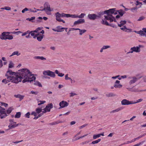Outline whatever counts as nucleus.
Wrapping results in <instances>:
<instances>
[{
    "instance_id": "f257e3e1",
    "label": "nucleus",
    "mask_w": 146,
    "mask_h": 146,
    "mask_svg": "<svg viewBox=\"0 0 146 146\" xmlns=\"http://www.w3.org/2000/svg\"><path fill=\"white\" fill-rule=\"evenodd\" d=\"M21 70V72L19 74L16 73L15 75L10 77L11 82L17 84L23 79H24L22 81L23 83L26 82L31 83L35 80V77L33 75L29 70L23 69Z\"/></svg>"
},
{
    "instance_id": "f03ea898",
    "label": "nucleus",
    "mask_w": 146,
    "mask_h": 146,
    "mask_svg": "<svg viewBox=\"0 0 146 146\" xmlns=\"http://www.w3.org/2000/svg\"><path fill=\"white\" fill-rule=\"evenodd\" d=\"M106 12H107V16L104 15V19H102L101 22V23L107 26H112L111 24H109L107 21V20L109 21L110 22L114 21L116 22L115 18L113 17L111 14H116L117 13L116 12L115 9L114 8L111 9L109 10L105 11Z\"/></svg>"
},
{
    "instance_id": "7ed1b4c3",
    "label": "nucleus",
    "mask_w": 146,
    "mask_h": 146,
    "mask_svg": "<svg viewBox=\"0 0 146 146\" xmlns=\"http://www.w3.org/2000/svg\"><path fill=\"white\" fill-rule=\"evenodd\" d=\"M42 110L41 108H37L36 109L35 111H33L31 113V115L35 117L33 119H37L43 115L44 113L42 112Z\"/></svg>"
},
{
    "instance_id": "20e7f679",
    "label": "nucleus",
    "mask_w": 146,
    "mask_h": 146,
    "mask_svg": "<svg viewBox=\"0 0 146 146\" xmlns=\"http://www.w3.org/2000/svg\"><path fill=\"white\" fill-rule=\"evenodd\" d=\"M0 38L2 40H12L13 38V37L12 35H7L5 34V33L3 32L2 33V35L0 36Z\"/></svg>"
},
{
    "instance_id": "39448f33",
    "label": "nucleus",
    "mask_w": 146,
    "mask_h": 146,
    "mask_svg": "<svg viewBox=\"0 0 146 146\" xmlns=\"http://www.w3.org/2000/svg\"><path fill=\"white\" fill-rule=\"evenodd\" d=\"M128 79L129 81L128 84L129 85L135 83L139 79V78L135 76H129L128 77Z\"/></svg>"
},
{
    "instance_id": "423d86ee",
    "label": "nucleus",
    "mask_w": 146,
    "mask_h": 146,
    "mask_svg": "<svg viewBox=\"0 0 146 146\" xmlns=\"http://www.w3.org/2000/svg\"><path fill=\"white\" fill-rule=\"evenodd\" d=\"M126 88L128 91L132 92H139L145 91L144 90H139L135 86L132 87H129L128 85H126Z\"/></svg>"
},
{
    "instance_id": "0eeeda50",
    "label": "nucleus",
    "mask_w": 146,
    "mask_h": 146,
    "mask_svg": "<svg viewBox=\"0 0 146 146\" xmlns=\"http://www.w3.org/2000/svg\"><path fill=\"white\" fill-rule=\"evenodd\" d=\"M43 74L44 75H48L52 78H54L55 76L54 73L49 70L44 71Z\"/></svg>"
},
{
    "instance_id": "6e6552de",
    "label": "nucleus",
    "mask_w": 146,
    "mask_h": 146,
    "mask_svg": "<svg viewBox=\"0 0 146 146\" xmlns=\"http://www.w3.org/2000/svg\"><path fill=\"white\" fill-rule=\"evenodd\" d=\"M7 115L5 112V110L0 106V118L1 119L5 118Z\"/></svg>"
},
{
    "instance_id": "1a4fd4ad",
    "label": "nucleus",
    "mask_w": 146,
    "mask_h": 146,
    "mask_svg": "<svg viewBox=\"0 0 146 146\" xmlns=\"http://www.w3.org/2000/svg\"><path fill=\"white\" fill-rule=\"evenodd\" d=\"M53 108V105L52 103L48 104L46 106V107L43 110L42 112L45 113L47 112H49L50 109Z\"/></svg>"
},
{
    "instance_id": "9d476101",
    "label": "nucleus",
    "mask_w": 146,
    "mask_h": 146,
    "mask_svg": "<svg viewBox=\"0 0 146 146\" xmlns=\"http://www.w3.org/2000/svg\"><path fill=\"white\" fill-rule=\"evenodd\" d=\"M39 30H40V28H38L36 29L34 31H31L29 32V34H31V35L33 36L34 38H36L37 35H38V34H35V33H37L38 31Z\"/></svg>"
},
{
    "instance_id": "9b49d317",
    "label": "nucleus",
    "mask_w": 146,
    "mask_h": 146,
    "mask_svg": "<svg viewBox=\"0 0 146 146\" xmlns=\"http://www.w3.org/2000/svg\"><path fill=\"white\" fill-rule=\"evenodd\" d=\"M133 101H129L126 99H123L121 101V104L122 105H126L134 104Z\"/></svg>"
},
{
    "instance_id": "f8f14e48",
    "label": "nucleus",
    "mask_w": 146,
    "mask_h": 146,
    "mask_svg": "<svg viewBox=\"0 0 146 146\" xmlns=\"http://www.w3.org/2000/svg\"><path fill=\"white\" fill-rule=\"evenodd\" d=\"M56 16V20L58 22H62L63 23H65V21L60 18L61 17V14L58 12H57L55 14Z\"/></svg>"
},
{
    "instance_id": "ddd939ff",
    "label": "nucleus",
    "mask_w": 146,
    "mask_h": 146,
    "mask_svg": "<svg viewBox=\"0 0 146 146\" xmlns=\"http://www.w3.org/2000/svg\"><path fill=\"white\" fill-rule=\"evenodd\" d=\"M130 51L129 52H127V53H133L134 52H139L140 51V49H139V48L137 46H135L133 47H131L130 48Z\"/></svg>"
},
{
    "instance_id": "4468645a",
    "label": "nucleus",
    "mask_w": 146,
    "mask_h": 146,
    "mask_svg": "<svg viewBox=\"0 0 146 146\" xmlns=\"http://www.w3.org/2000/svg\"><path fill=\"white\" fill-rule=\"evenodd\" d=\"M69 105V103L63 100L59 103V108H61L67 107Z\"/></svg>"
},
{
    "instance_id": "2eb2a0df",
    "label": "nucleus",
    "mask_w": 146,
    "mask_h": 146,
    "mask_svg": "<svg viewBox=\"0 0 146 146\" xmlns=\"http://www.w3.org/2000/svg\"><path fill=\"white\" fill-rule=\"evenodd\" d=\"M9 122L11 123L9 125L8 127L10 128H13L16 127L17 126L19 125H20L21 124H15L16 122H13V121L12 119H10L9 120Z\"/></svg>"
},
{
    "instance_id": "dca6fc26",
    "label": "nucleus",
    "mask_w": 146,
    "mask_h": 146,
    "mask_svg": "<svg viewBox=\"0 0 146 146\" xmlns=\"http://www.w3.org/2000/svg\"><path fill=\"white\" fill-rule=\"evenodd\" d=\"M135 32L138 34L140 35L141 36L146 37V28H143L142 31H135Z\"/></svg>"
},
{
    "instance_id": "f3484780",
    "label": "nucleus",
    "mask_w": 146,
    "mask_h": 146,
    "mask_svg": "<svg viewBox=\"0 0 146 146\" xmlns=\"http://www.w3.org/2000/svg\"><path fill=\"white\" fill-rule=\"evenodd\" d=\"M41 11H45L46 13L48 15H51V11H53V9H50V8H44L42 9H41Z\"/></svg>"
},
{
    "instance_id": "a211bd4d",
    "label": "nucleus",
    "mask_w": 146,
    "mask_h": 146,
    "mask_svg": "<svg viewBox=\"0 0 146 146\" xmlns=\"http://www.w3.org/2000/svg\"><path fill=\"white\" fill-rule=\"evenodd\" d=\"M88 18L91 20H95L98 16L94 14H89L88 16Z\"/></svg>"
},
{
    "instance_id": "6ab92c4d",
    "label": "nucleus",
    "mask_w": 146,
    "mask_h": 146,
    "mask_svg": "<svg viewBox=\"0 0 146 146\" xmlns=\"http://www.w3.org/2000/svg\"><path fill=\"white\" fill-rule=\"evenodd\" d=\"M85 22V20L84 19H80L77 21H75L73 24L74 26H75L78 25L80 24L84 23Z\"/></svg>"
},
{
    "instance_id": "aec40b11",
    "label": "nucleus",
    "mask_w": 146,
    "mask_h": 146,
    "mask_svg": "<svg viewBox=\"0 0 146 146\" xmlns=\"http://www.w3.org/2000/svg\"><path fill=\"white\" fill-rule=\"evenodd\" d=\"M16 73L14 72H12L11 70H8L5 74V76L7 77H11L15 75Z\"/></svg>"
},
{
    "instance_id": "412c9836",
    "label": "nucleus",
    "mask_w": 146,
    "mask_h": 146,
    "mask_svg": "<svg viewBox=\"0 0 146 146\" xmlns=\"http://www.w3.org/2000/svg\"><path fill=\"white\" fill-rule=\"evenodd\" d=\"M120 81L119 80H117L114 85V87L115 88H121L122 87V85L119 84Z\"/></svg>"
},
{
    "instance_id": "4be33fe9",
    "label": "nucleus",
    "mask_w": 146,
    "mask_h": 146,
    "mask_svg": "<svg viewBox=\"0 0 146 146\" xmlns=\"http://www.w3.org/2000/svg\"><path fill=\"white\" fill-rule=\"evenodd\" d=\"M10 77H7V79H4L2 80V82L3 83H4L5 84H6L7 83H8V82L11 81V79L10 78Z\"/></svg>"
},
{
    "instance_id": "5701e85b",
    "label": "nucleus",
    "mask_w": 146,
    "mask_h": 146,
    "mask_svg": "<svg viewBox=\"0 0 146 146\" xmlns=\"http://www.w3.org/2000/svg\"><path fill=\"white\" fill-rule=\"evenodd\" d=\"M34 58L35 59L40 60H45L46 59V58L44 57L40 56H35L34 57Z\"/></svg>"
},
{
    "instance_id": "b1692460",
    "label": "nucleus",
    "mask_w": 146,
    "mask_h": 146,
    "mask_svg": "<svg viewBox=\"0 0 146 146\" xmlns=\"http://www.w3.org/2000/svg\"><path fill=\"white\" fill-rule=\"evenodd\" d=\"M126 23L125 21H121L120 22V24L118 23V26L120 27H121L123 26Z\"/></svg>"
},
{
    "instance_id": "393cba45",
    "label": "nucleus",
    "mask_w": 146,
    "mask_h": 146,
    "mask_svg": "<svg viewBox=\"0 0 146 146\" xmlns=\"http://www.w3.org/2000/svg\"><path fill=\"white\" fill-rule=\"evenodd\" d=\"M43 35H39L38 34V35H37L36 36L37 40L39 41H41L42 39L43 38Z\"/></svg>"
},
{
    "instance_id": "a878e982",
    "label": "nucleus",
    "mask_w": 146,
    "mask_h": 146,
    "mask_svg": "<svg viewBox=\"0 0 146 146\" xmlns=\"http://www.w3.org/2000/svg\"><path fill=\"white\" fill-rule=\"evenodd\" d=\"M14 96L17 98H19L20 99V101H21V100H22L24 97V96L23 95H21L20 94H18V95H14Z\"/></svg>"
},
{
    "instance_id": "bb28decb",
    "label": "nucleus",
    "mask_w": 146,
    "mask_h": 146,
    "mask_svg": "<svg viewBox=\"0 0 146 146\" xmlns=\"http://www.w3.org/2000/svg\"><path fill=\"white\" fill-rule=\"evenodd\" d=\"M110 46H103L101 48L100 50V52H103V50H104L106 49L107 48H110Z\"/></svg>"
},
{
    "instance_id": "cd10ccee",
    "label": "nucleus",
    "mask_w": 146,
    "mask_h": 146,
    "mask_svg": "<svg viewBox=\"0 0 146 146\" xmlns=\"http://www.w3.org/2000/svg\"><path fill=\"white\" fill-rule=\"evenodd\" d=\"M79 32V35H82L86 31V30L85 29H81L79 28L78 30Z\"/></svg>"
},
{
    "instance_id": "c85d7f7f",
    "label": "nucleus",
    "mask_w": 146,
    "mask_h": 146,
    "mask_svg": "<svg viewBox=\"0 0 146 146\" xmlns=\"http://www.w3.org/2000/svg\"><path fill=\"white\" fill-rule=\"evenodd\" d=\"M41 10L40 9H36L35 8H34L33 9H29V11L31 12L35 13L37 12L38 11H40Z\"/></svg>"
},
{
    "instance_id": "c756f323",
    "label": "nucleus",
    "mask_w": 146,
    "mask_h": 146,
    "mask_svg": "<svg viewBox=\"0 0 146 146\" xmlns=\"http://www.w3.org/2000/svg\"><path fill=\"white\" fill-rule=\"evenodd\" d=\"M55 72L56 74H57L58 76L60 77H62L64 75V74L59 72L57 70H55Z\"/></svg>"
},
{
    "instance_id": "7c9ffc66",
    "label": "nucleus",
    "mask_w": 146,
    "mask_h": 146,
    "mask_svg": "<svg viewBox=\"0 0 146 146\" xmlns=\"http://www.w3.org/2000/svg\"><path fill=\"white\" fill-rule=\"evenodd\" d=\"M68 74H66V75L65 76V79L66 80H70L71 81V83H73V80L70 78L68 77Z\"/></svg>"
},
{
    "instance_id": "2f4dec72",
    "label": "nucleus",
    "mask_w": 146,
    "mask_h": 146,
    "mask_svg": "<svg viewBox=\"0 0 146 146\" xmlns=\"http://www.w3.org/2000/svg\"><path fill=\"white\" fill-rule=\"evenodd\" d=\"M34 84L35 85L38 86L40 87H42L41 83L38 81H35Z\"/></svg>"
},
{
    "instance_id": "473e14b6",
    "label": "nucleus",
    "mask_w": 146,
    "mask_h": 146,
    "mask_svg": "<svg viewBox=\"0 0 146 146\" xmlns=\"http://www.w3.org/2000/svg\"><path fill=\"white\" fill-rule=\"evenodd\" d=\"M13 110L12 107H9L7 110V114H9Z\"/></svg>"
},
{
    "instance_id": "72a5a7b5",
    "label": "nucleus",
    "mask_w": 146,
    "mask_h": 146,
    "mask_svg": "<svg viewBox=\"0 0 146 146\" xmlns=\"http://www.w3.org/2000/svg\"><path fill=\"white\" fill-rule=\"evenodd\" d=\"M122 109H123V108L122 107H120V108H117V109H116V110H114L112 111L111 112V113H114V112H117L121 110H122Z\"/></svg>"
},
{
    "instance_id": "f704fd0d",
    "label": "nucleus",
    "mask_w": 146,
    "mask_h": 146,
    "mask_svg": "<svg viewBox=\"0 0 146 146\" xmlns=\"http://www.w3.org/2000/svg\"><path fill=\"white\" fill-rule=\"evenodd\" d=\"M120 29L121 30L125 32L127 31H130L131 30L130 29L127 28L125 26H124L123 27L121 28Z\"/></svg>"
},
{
    "instance_id": "c9c22d12",
    "label": "nucleus",
    "mask_w": 146,
    "mask_h": 146,
    "mask_svg": "<svg viewBox=\"0 0 146 146\" xmlns=\"http://www.w3.org/2000/svg\"><path fill=\"white\" fill-rule=\"evenodd\" d=\"M62 122L60 121L59 120H58L57 121H55L49 124L51 125H54L57 124H58L59 123H61Z\"/></svg>"
},
{
    "instance_id": "e433bc0d",
    "label": "nucleus",
    "mask_w": 146,
    "mask_h": 146,
    "mask_svg": "<svg viewBox=\"0 0 146 146\" xmlns=\"http://www.w3.org/2000/svg\"><path fill=\"white\" fill-rule=\"evenodd\" d=\"M69 17L72 18H78V15L76 14L70 15L68 14V17Z\"/></svg>"
},
{
    "instance_id": "4c0bfd02",
    "label": "nucleus",
    "mask_w": 146,
    "mask_h": 146,
    "mask_svg": "<svg viewBox=\"0 0 146 146\" xmlns=\"http://www.w3.org/2000/svg\"><path fill=\"white\" fill-rule=\"evenodd\" d=\"M57 30L60 31V32H62L63 31L62 30L64 29H67V28H65L64 27H61L60 26H58L57 27Z\"/></svg>"
},
{
    "instance_id": "58836bf2",
    "label": "nucleus",
    "mask_w": 146,
    "mask_h": 146,
    "mask_svg": "<svg viewBox=\"0 0 146 146\" xmlns=\"http://www.w3.org/2000/svg\"><path fill=\"white\" fill-rule=\"evenodd\" d=\"M21 113L20 112H17L15 115V118H19L21 116Z\"/></svg>"
},
{
    "instance_id": "ea45409f",
    "label": "nucleus",
    "mask_w": 146,
    "mask_h": 146,
    "mask_svg": "<svg viewBox=\"0 0 146 146\" xmlns=\"http://www.w3.org/2000/svg\"><path fill=\"white\" fill-rule=\"evenodd\" d=\"M20 54H21L20 53H19V52L18 51H16L13 52L10 56H12L15 55H17V56H19Z\"/></svg>"
},
{
    "instance_id": "a19ab883",
    "label": "nucleus",
    "mask_w": 146,
    "mask_h": 146,
    "mask_svg": "<svg viewBox=\"0 0 146 146\" xmlns=\"http://www.w3.org/2000/svg\"><path fill=\"white\" fill-rule=\"evenodd\" d=\"M50 8V5L48 2H46L44 4V8Z\"/></svg>"
},
{
    "instance_id": "79ce46f5",
    "label": "nucleus",
    "mask_w": 146,
    "mask_h": 146,
    "mask_svg": "<svg viewBox=\"0 0 146 146\" xmlns=\"http://www.w3.org/2000/svg\"><path fill=\"white\" fill-rule=\"evenodd\" d=\"M61 17H66L67 18H68V14H65L64 13H62L61 14Z\"/></svg>"
},
{
    "instance_id": "37998d69",
    "label": "nucleus",
    "mask_w": 146,
    "mask_h": 146,
    "mask_svg": "<svg viewBox=\"0 0 146 146\" xmlns=\"http://www.w3.org/2000/svg\"><path fill=\"white\" fill-rule=\"evenodd\" d=\"M35 17H31V18H27L26 19V20H29L30 21H31L32 22H33V20L35 19Z\"/></svg>"
},
{
    "instance_id": "c03bdc74",
    "label": "nucleus",
    "mask_w": 146,
    "mask_h": 146,
    "mask_svg": "<svg viewBox=\"0 0 146 146\" xmlns=\"http://www.w3.org/2000/svg\"><path fill=\"white\" fill-rule=\"evenodd\" d=\"M14 67V64L11 61L9 62V68H11Z\"/></svg>"
},
{
    "instance_id": "a18cd8bd",
    "label": "nucleus",
    "mask_w": 146,
    "mask_h": 146,
    "mask_svg": "<svg viewBox=\"0 0 146 146\" xmlns=\"http://www.w3.org/2000/svg\"><path fill=\"white\" fill-rule=\"evenodd\" d=\"M101 141L100 139H99L97 140L93 141L91 143L92 144H95L98 143L99 142Z\"/></svg>"
},
{
    "instance_id": "49530a36",
    "label": "nucleus",
    "mask_w": 146,
    "mask_h": 146,
    "mask_svg": "<svg viewBox=\"0 0 146 146\" xmlns=\"http://www.w3.org/2000/svg\"><path fill=\"white\" fill-rule=\"evenodd\" d=\"M86 15V14L84 13H81L80 15L78 16V18H83Z\"/></svg>"
},
{
    "instance_id": "de8ad7c7",
    "label": "nucleus",
    "mask_w": 146,
    "mask_h": 146,
    "mask_svg": "<svg viewBox=\"0 0 146 146\" xmlns=\"http://www.w3.org/2000/svg\"><path fill=\"white\" fill-rule=\"evenodd\" d=\"M100 137V135L99 134H98L96 135H94L93 136V139H96L97 138L99 137Z\"/></svg>"
},
{
    "instance_id": "09e8293b",
    "label": "nucleus",
    "mask_w": 146,
    "mask_h": 146,
    "mask_svg": "<svg viewBox=\"0 0 146 146\" xmlns=\"http://www.w3.org/2000/svg\"><path fill=\"white\" fill-rule=\"evenodd\" d=\"M31 114L30 112H28L25 115V116L26 118H29L30 117V115Z\"/></svg>"
},
{
    "instance_id": "8fccbe9b",
    "label": "nucleus",
    "mask_w": 146,
    "mask_h": 146,
    "mask_svg": "<svg viewBox=\"0 0 146 146\" xmlns=\"http://www.w3.org/2000/svg\"><path fill=\"white\" fill-rule=\"evenodd\" d=\"M106 96L107 97H112L113 96H114V94L113 93H109L108 94H106Z\"/></svg>"
},
{
    "instance_id": "3c124183",
    "label": "nucleus",
    "mask_w": 146,
    "mask_h": 146,
    "mask_svg": "<svg viewBox=\"0 0 146 146\" xmlns=\"http://www.w3.org/2000/svg\"><path fill=\"white\" fill-rule=\"evenodd\" d=\"M107 14V12H105V11H101L99 13V15H103L104 14Z\"/></svg>"
},
{
    "instance_id": "603ef678",
    "label": "nucleus",
    "mask_w": 146,
    "mask_h": 146,
    "mask_svg": "<svg viewBox=\"0 0 146 146\" xmlns=\"http://www.w3.org/2000/svg\"><path fill=\"white\" fill-rule=\"evenodd\" d=\"M135 142L134 141V139H133L132 140H131V141H127V142L126 143H123V144H128L129 143H131L132 142Z\"/></svg>"
},
{
    "instance_id": "864d4df0",
    "label": "nucleus",
    "mask_w": 146,
    "mask_h": 146,
    "mask_svg": "<svg viewBox=\"0 0 146 146\" xmlns=\"http://www.w3.org/2000/svg\"><path fill=\"white\" fill-rule=\"evenodd\" d=\"M30 32V31L29 30H28L27 31L23 33V34L22 35V36H25L27 35L28 34H29Z\"/></svg>"
},
{
    "instance_id": "5fc2aeb1",
    "label": "nucleus",
    "mask_w": 146,
    "mask_h": 146,
    "mask_svg": "<svg viewBox=\"0 0 146 146\" xmlns=\"http://www.w3.org/2000/svg\"><path fill=\"white\" fill-rule=\"evenodd\" d=\"M45 102H46L44 101H40L38 102L39 103H38V105H40L42 104H44Z\"/></svg>"
},
{
    "instance_id": "6e6d98bb",
    "label": "nucleus",
    "mask_w": 146,
    "mask_h": 146,
    "mask_svg": "<svg viewBox=\"0 0 146 146\" xmlns=\"http://www.w3.org/2000/svg\"><path fill=\"white\" fill-rule=\"evenodd\" d=\"M118 13H119V15L121 16H123V15L124 14L123 11L122 10H120V11H119Z\"/></svg>"
},
{
    "instance_id": "4d7b16f0",
    "label": "nucleus",
    "mask_w": 146,
    "mask_h": 146,
    "mask_svg": "<svg viewBox=\"0 0 146 146\" xmlns=\"http://www.w3.org/2000/svg\"><path fill=\"white\" fill-rule=\"evenodd\" d=\"M136 77L139 78V79L142 77V76L140 74H137Z\"/></svg>"
},
{
    "instance_id": "13d9d810",
    "label": "nucleus",
    "mask_w": 146,
    "mask_h": 146,
    "mask_svg": "<svg viewBox=\"0 0 146 146\" xmlns=\"http://www.w3.org/2000/svg\"><path fill=\"white\" fill-rule=\"evenodd\" d=\"M30 94H34L35 95H37L38 94V92H34V91H31Z\"/></svg>"
},
{
    "instance_id": "bf43d9fd",
    "label": "nucleus",
    "mask_w": 146,
    "mask_h": 146,
    "mask_svg": "<svg viewBox=\"0 0 146 146\" xmlns=\"http://www.w3.org/2000/svg\"><path fill=\"white\" fill-rule=\"evenodd\" d=\"M1 105L4 106L5 107H7L8 106L7 104L4 102H1Z\"/></svg>"
},
{
    "instance_id": "052dcab7",
    "label": "nucleus",
    "mask_w": 146,
    "mask_h": 146,
    "mask_svg": "<svg viewBox=\"0 0 146 146\" xmlns=\"http://www.w3.org/2000/svg\"><path fill=\"white\" fill-rule=\"evenodd\" d=\"M137 10V8L136 7L132 8L130 10L131 11L133 12L134 11Z\"/></svg>"
},
{
    "instance_id": "680f3d73",
    "label": "nucleus",
    "mask_w": 146,
    "mask_h": 146,
    "mask_svg": "<svg viewBox=\"0 0 146 146\" xmlns=\"http://www.w3.org/2000/svg\"><path fill=\"white\" fill-rule=\"evenodd\" d=\"M145 17H141L139 18L138 19V21H142L144 19Z\"/></svg>"
},
{
    "instance_id": "e2e57ef3",
    "label": "nucleus",
    "mask_w": 146,
    "mask_h": 146,
    "mask_svg": "<svg viewBox=\"0 0 146 146\" xmlns=\"http://www.w3.org/2000/svg\"><path fill=\"white\" fill-rule=\"evenodd\" d=\"M143 100L141 99H139L138 100H137L136 102H133V103H135V104L136 103H139V102H141Z\"/></svg>"
},
{
    "instance_id": "0e129e2a",
    "label": "nucleus",
    "mask_w": 146,
    "mask_h": 146,
    "mask_svg": "<svg viewBox=\"0 0 146 146\" xmlns=\"http://www.w3.org/2000/svg\"><path fill=\"white\" fill-rule=\"evenodd\" d=\"M144 142V141L142 142H139L138 143H137L136 144H135L133 145V146H139L142 143H143Z\"/></svg>"
},
{
    "instance_id": "69168bd1",
    "label": "nucleus",
    "mask_w": 146,
    "mask_h": 146,
    "mask_svg": "<svg viewBox=\"0 0 146 146\" xmlns=\"http://www.w3.org/2000/svg\"><path fill=\"white\" fill-rule=\"evenodd\" d=\"M5 9L7 10H11V8L9 7H5Z\"/></svg>"
},
{
    "instance_id": "338daca9",
    "label": "nucleus",
    "mask_w": 146,
    "mask_h": 146,
    "mask_svg": "<svg viewBox=\"0 0 146 146\" xmlns=\"http://www.w3.org/2000/svg\"><path fill=\"white\" fill-rule=\"evenodd\" d=\"M87 125L86 124L83 125H82V126L80 127L79 128L80 129H81L83 128V127H86Z\"/></svg>"
},
{
    "instance_id": "774afa93",
    "label": "nucleus",
    "mask_w": 146,
    "mask_h": 146,
    "mask_svg": "<svg viewBox=\"0 0 146 146\" xmlns=\"http://www.w3.org/2000/svg\"><path fill=\"white\" fill-rule=\"evenodd\" d=\"M143 80L144 82H146V76H144L143 77Z\"/></svg>"
}]
</instances>
